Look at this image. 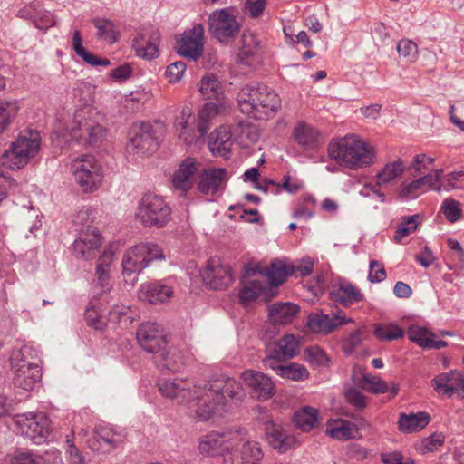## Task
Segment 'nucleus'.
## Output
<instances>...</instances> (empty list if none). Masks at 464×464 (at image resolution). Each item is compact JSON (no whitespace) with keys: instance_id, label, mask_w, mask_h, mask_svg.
Returning <instances> with one entry per match:
<instances>
[{"instance_id":"obj_11","label":"nucleus","mask_w":464,"mask_h":464,"mask_svg":"<svg viewBox=\"0 0 464 464\" xmlns=\"http://www.w3.org/2000/svg\"><path fill=\"white\" fill-rule=\"evenodd\" d=\"M105 134V128L92 119L90 113L88 116L82 113L75 114L71 137L78 143L92 146L102 141Z\"/></svg>"},{"instance_id":"obj_45","label":"nucleus","mask_w":464,"mask_h":464,"mask_svg":"<svg viewBox=\"0 0 464 464\" xmlns=\"http://www.w3.org/2000/svg\"><path fill=\"white\" fill-rule=\"evenodd\" d=\"M199 92L205 99L219 100L223 95V87L217 76L209 74L201 79Z\"/></svg>"},{"instance_id":"obj_32","label":"nucleus","mask_w":464,"mask_h":464,"mask_svg":"<svg viewBox=\"0 0 464 464\" xmlns=\"http://www.w3.org/2000/svg\"><path fill=\"white\" fill-rule=\"evenodd\" d=\"M172 295L173 290L170 286L156 282L142 285L140 299L155 304L166 302Z\"/></svg>"},{"instance_id":"obj_57","label":"nucleus","mask_w":464,"mask_h":464,"mask_svg":"<svg viewBox=\"0 0 464 464\" xmlns=\"http://www.w3.org/2000/svg\"><path fill=\"white\" fill-rule=\"evenodd\" d=\"M442 211L445 218L451 223L459 220L462 216L460 203L453 198H446L443 201Z\"/></svg>"},{"instance_id":"obj_48","label":"nucleus","mask_w":464,"mask_h":464,"mask_svg":"<svg viewBox=\"0 0 464 464\" xmlns=\"http://www.w3.org/2000/svg\"><path fill=\"white\" fill-rule=\"evenodd\" d=\"M19 106L16 101H0V133H2L16 117Z\"/></svg>"},{"instance_id":"obj_37","label":"nucleus","mask_w":464,"mask_h":464,"mask_svg":"<svg viewBox=\"0 0 464 464\" xmlns=\"http://www.w3.org/2000/svg\"><path fill=\"white\" fill-rule=\"evenodd\" d=\"M291 274V266H287L281 260L273 261L269 266L264 270V277L270 287H276L282 285Z\"/></svg>"},{"instance_id":"obj_15","label":"nucleus","mask_w":464,"mask_h":464,"mask_svg":"<svg viewBox=\"0 0 464 464\" xmlns=\"http://www.w3.org/2000/svg\"><path fill=\"white\" fill-rule=\"evenodd\" d=\"M204 27L196 24L185 31L177 41L176 49L179 55L196 61L203 53Z\"/></svg>"},{"instance_id":"obj_1","label":"nucleus","mask_w":464,"mask_h":464,"mask_svg":"<svg viewBox=\"0 0 464 464\" xmlns=\"http://www.w3.org/2000/svg\"><path fill=\"white\" fill-rule=\"evenodd\" d=\"M157 386L162 396L177 399L179 402L188 401L189 409L201 420H209L229 403L237 405L246 396L241 382L227 375L213 377L204 386L194 385L193 389L178 378H160Z\"/></svg>"},{"instance_id":"obj_36","label":"nucleus","mask_w":464,"mask_h":464,"mask_svg":"<svg viewBox=\"0 0 464 464\" xmlns=\"http://www.w3.org/2000/svg\"><path fill=\"white\" fill-rule=\"evenodd\" d=\"M299 306L293 303H275L269 309V318L274 324H285L293 321Z\"/></svg>"},{"instance_id":"obj_56","label":"nucleus","mask_w":464,"mask_h":464,"mask_svg":"<svg viewBox=\"0 0 464 464\" xmlns=\"http://www.w3.org/2000/svg\"><path fill=\"white\" fill-rule=\"evenodd\" d=\"M397 52L400 57L407 62H414L418 57L417 44L409 39H402L397 44Z\"/></svg>"},{"instance_id":"obj_27","label":"nucleus","mask_w":464,"mask_h":464,"mask_svg":"<svg viewBox=\"0 0 464 464\" xmlns=\"http://www.w3.org/2000/svg\"><path fill=\"white\" fill-rule=\"evenodd\" d=\"M40 353L32 346L24 345L14 349L10 355L11 369L40 367Z\"/></svg>"},{"instance_id":"obj_24","label":"nucleus","mask_w":464,"mask_h":464,"mask_svg":"<svg viewBox=\"0 0 464 464\" xmlns=\"http://www.w3.org/2000/svg\"><path fill=\"white\" fill-rule=\"evenodd\" d=\"M330 298L335 303L348 307L363 299V294L353 284L345 280L338 279L333 284L330 290Z\"/></svg>"},{"instance_id":"obj_47","label":"nucleus","mask_w":464,"mask_h":464,"mask_svg":"<svg viewBox=\"0 0 464 464\" xmlns=\"http://www.w3.org/2000/svg\"><path fill=\"white\" fill-rule=\"evenodd\" d=\"M445 436L441 432H434L428 437L423 438L417 445V451L425 455L430 452H435L444 444Z\"/></svg>"},{"instance_id":"obj_7","label":"nucleus","mask_w":464,"mask_h":464,"mask_svg":"<svg viewBox=\"0 0 464 464\" xmlns=\"http://www.w3.org/2000/svg\"><path fill=\"white\" fill-rule=\"evenodd\" d=\"M75 181L85 193L97 190L102 185L103 173L101 165L92 155H82L72 161Z\"/></svg>"},{"instance_id":"obj_21","label":"nucleus","mask_w":464,"mask_h":464,"mask_svg":"<svg viewBox=\"0 0 464 464\" xmlns=\"http://www.w3.org/2000/svg\"><path fill=\"white\" fill-rule=\"evenodd\" d=\"M353 322V318L345 315L312 313L308 315L307 326L313 333L329 334L337 327Z\"/></svg>"},{"instance_id":"obj_50","label":"nucleus","mask_w":464,"mask_h":464,"mask_svg":"<svg viewBox=\"0 0 464 464\" xmlns=\"http://www.w3.org/2000/svg\"><path fill=\"white\" fill-rule=\"evenodd\" d=\"M374 335L380 341H393L403 337L404 332L401 328L393 324L386 325L376 324Z\"/></svg>"},{"instance_id":"obj_38","label":"nucleus","mask_w":464,"mask_h":464,"mask_svg":"<svg viewBox=\"0 0 464 464\" xmlns=\"http://www.w3.org/2000/svg\"><path fill=\"white\" fill-rule=\"evenodd\" d=\"M72 49L85 63L91 66H109L111 64L110 60L98 57L83 47L82 37L79 30L73 32Z\"/></svg>"},{"instance_id":"obj_12","label":"nucleus","mask_w":464,"mask_h":464,"mask_svg":"<svg viewBox=\"0 0 464 464\" xmlns=\"http://www.w3.org/2000/svg\"><path fill=\"white\" fill-rule=\"evenodd\" d=\"M430 386L439 395L464 399V373L457 370L439 373L430 381Z\"/></svg>"},{"instance_id":"obj_61","label":"nucleus","mask_w":464,"mask_h":464,"mask_svg":"<svg viewBox=\"0 0 464 464\" xmlns=\"http://www.w3.org/2000/svg\"><path fill=\"white\" fill-rule=\"evenodd\" d=\"M41 13V3L39 1H34L29 5L24 6L18 11L17 15L21 18L32 20L33 23H36L38 15Z\"/></svg>"},{"instance_id":"obj_52","label":"nucleus","mask_w":464,"mask_h":464,"mask_svg":"<svg viewBox=\"0 0 464 464\" xmlns=\"http://www.w3.org/2000/svg\"><path fill=\"white\" fill-rule=\"evenodd\" d=\"M281 354L291 359L299 353V341L294 334H285L278 340Z\"/></svg>"},{"instance_id":"obj_51","label":"nucleus","mask_w":464,"mask_h":464,"mask_svg":"<svg viewBox=\"0 0 464 464\" xmlns=\"http://www.w3.org/2000/svg\"><path fill=\"white\" fill-rule=\"evenodd\" d=\"M304 360L314 367L327 366L329 357L325 352L318 346L307 347L304 352Z\"/></svg>"},{"instance_id":"obj_58","label":"nucleus","mask_w":464,"mask_h":464,"mask_svg":"<svg viewBox=\"0 0 464 464\" xmlns=\"http://www.w3.org/2000/svg\"><path fill=\"white\" fill-rule=\"evenodd\" d=\"M365 335V329L359 328L350 333V334L343 340V351L345 353H352L356 347H358Z\"/></svg>"},{"instance_id":"obj_23","label":"nucleus","mask_w":464,"mask_h":464,"mask_svg":"<svg viewBox=\"0 0 464 464\" xmlns=\"http://www.w3.org/2000/svg\"><path fill=\"white\" fill-rule=\"evenodd\" d=\"M265 434L269 445L280 453L285 452L297 443L295 436L287 434L281 424L272 420L265 423Z\"/></svg>"},{"instance_id":"obj_46","label":"nucleus","mask_w":464,"mask_h":464,"mask_svg":"<svg viewBox=\"0 0 464 464\" xmlns=\"http://www.w3.org/2000/svg\"><path fill=\"white\" fill-rule=\"evenodd\" d=\"M295 139L304 148H314L317 142V131L306 124H299L295 129Z\"/></svg>"},{"instance_id":"obj_9","label":"nucleus","mask_w":464,"mask_h":464,"mask_svg":"<svg viewBox=\"0 0 464 464\" xmlns=\"http://www.w3.org/2000/svg\"><path fill=\"white\" fill-rule=\"evenodd\" d=\"M160 146V139L150 123L133 124L128 134L127 150L140 155L152 154Z\"/></svg>"},{"instance_id":"obj_63","label":"nucleus","mask_w":464,"mask_h":464,"mask_svg":"<svg viewBox=\"0 0 464 464\" xmlns=\"http://www.w3.org/2000/svg\"><path fill=\"white\" fill-rule=\"evenodd\" d=\"M386 271L382 264L371 260L368 279L371 283H381L386 278Z\"/></svg>"},{"instance_id":"obj_42","label":"nucleus","mask_w":464,"mask_h":464,"mask_svg":"<svg viewBox=\"0 0 464 464\" xmlns=\"http://www.w3.org/2000/svg\"><path fill=\"white\" fill-rule=\"evenodd\" d=\"M116 433L111 428L105 425H99L95 429V435L92 439L89 440V446L92 450H100L96 447V443H104L109 449H114L118 445V440L115 438Z\"/></svg>"},{"instance_id":"obj_41","label":"nucleus","mask_w":464,"mask_h":464,"mask_svg":"<svg viewBox=\"0 0 464 464\" xmlns=\"http://www.w3.org/2000/svg\"><path fill=\"white\" fill-rule=\"evenodd\" d=\"M85 320L89 326L95 330L103 331L107 326L106 320L102 314V305L98 300L90 301L85 310Z\"/></svg>"},{"instance_id":"obj_40","label":"nucleus","mask_w":464,"mask_h":464,"mask_svg":"<svg viewBox=\"0 0 464 464\" xmlns=\"http://www.w3.org/2000/svg\"><path fill=\"white\" fill-rule=\"evenodd\" d=\"M97 28V38L110 44L116 43L120 38V33L114 23L109 19L95 18L92 21Z\"/></svg>"},{"instance_id":"obj_54","label":"nucleus","mask_w":464,"mask_h":464,"mask_svg":"<svg viewBox=\"0 0 464 464\" xmlns=\"http://www.w3.org/2000/svg\"><path fill=\"white\" fill-rule=\"evenodd\" d=\"M408 335L411 341L425 349H427L426 344L428 345L430 343L431 337H435V334L428 331L426 328L417 325L410 327Z\"/></svg>"},{"instance_id":"obj_35","label":"nucleus","mask_w":464,"mask_h":464,"mask_svg":"<svg viewBox=\"0 0 464 464\" xmlns=\"http://www.w3.org/2000/svg\"><path fill=\"white\" fill-rule=\"evenodd\" d=\"M292 420L295 428L309 432L319 424L318 410L310 406L302 407L294 413Z\"/></svg>"},{"instance_id":"obj_33","label":"nucleus","mask_w":464,"mask_h":464,"mask_svg":"<svg viewBox=\"0 0 464 464\" xmlns=\"http://www.w3.org/2000/svg\"><path fill=\"white\" fill-rule=\"evenodd\" d=\"M13 372L14 385L27 392L32 391L42 378L41 367L18 368L13 370Z\"/></svg>"},{"instance_id":"obj_26","label":"nucleus","mask_w":464,"mask_h":464,"mask_svg":"<svg viewBox=\"0 0 464 464\" xmlns=\"http://www.w3.org/2000/svg\"><path fill=\"white\" fill-rule=\"evenodd\" d=\"M153 358L158 368L173 372L181 371L185 364L182 352L174 345H169L168 343L166 348H162Z\"/></svg>"},{"instance_id":"obj_55","label":"nucleus","mask_w":464,"mask_h":464,"mask_svg":"<svg viewBox=\"0 0 464 464\" xmlns=\"http://www.w3.org/2000/svg\"><path fill=\"white\" fill-rule=\"evenodd\" d=\"M316 204V199L312 195H306L303 198V202L299 203L294 212V218H304L305 220L311 218L314 216V211L311 207H314Z\"/></svg>"},{"instance_id":"obj_29","label":"nucleus","mask_w":464,"mask_h":464,"mask_svg":"<svg viewBox=\"0 0 464 464\" xmlns=\"http://www.w3.org/2000/svg\"><path fill=\"white\" fill-rule=\"evenodd\" d=\"M242 46L237 54L240 64L253 66L259 60L260 44L256 35L244 34L241 38Z\"/></svg>"},{"instance_id":"obj_18","label":"nucleus","mask_w":464,"mask_h":464,"mask_svg":"<svg viewBox=\"0 0 464 464\" xmlns=\"http://www.w3.org/2000/svg\"><path fill=\"white\" fill-rule=\"evenodd\" d=\"M240 435L239 430L230 432L212 431L199 438L198 450L206 456H217L229 450L227 444L228 440H237L236 437Z\"/></svg>"},{"instance_id":"obj_62","label":"nucleus","mask_w":464,"mask_h":464,"mask_svg":"<svg viewBox=\"0 0 464 464\" xmlns=\"http://www.w3.org/2000/svg\"><path fill=\"white\" fill-rule=\"evenodd\" d=\"M185 70V63L175 62L166 68L165 76L169 82H177L181 79Z\"/></svg>"},{"instance_id":"obj_10","label":"nucleus","mask_w":464,"mask_h":464,"mask_svg":"<svg viewBox=\"0 0 464 464\" xmlns=\"http://www.w3.org/2000/svg\"><path fill=\"white\" fill-rule=\"evenodd\" d=\"M208 30L218 41L228 44L238 35L240 24L227 9H220L209 15Z\"/></svg>"},{"instance_id":"obj_2","label":"nucleus","mask_w":464,"mask_h":464,"mask_svg":"<svg viewBox=\"0 0 464 464\" xmlns=\"http://www.w3.org/2000/svg\"><path fill=\"white\" fill-rule=\"evenodd\" d=\"M239 111L254 120H265L275 115L281 107L277 93L267 85L251 82L237 93Z\"/></svg>"},{"instance_id":"obj_25","label":"nucleus","mask_w":464,"mask_h":464,"mask_svg":"<svg viewBox=\"0 0 464 464\" xmlns=\"http://www.w3.org/2000/svg\"><path fill=\"white\" fill-rule=\"evenodd\" d=\"M241 284L242 288L240 289L238 297L244 306H248L259 296H264L266 300H268L275 295V293H272L271 288L267 285V282L266 281L256 279L246 280L243 278Z\"/></svg>"},{"instance_id":"obj_13","label":"nucleus","mask_w":464,"mask_h":464,"mask_svg":"<svg viewBox=\"0 0 464 464\" xmlns=\"http://www.w3.org/2000/svg\"><path fill=\"white\" fill-rule=\"evenodd\" d=\"M203 282L211 289L219 290L230 285L234 277L232 269L228 265H224L218 258H210L207 266L202 270Z\"/></svg>"},{"instance_id":"obj_39","label":"nucleus","mask_w":464,"mask_h":464,"mask_svg":"<svg viewBox=\"0 0 464 464\" xmlns=\"http://www.w3.org/2000/svg\"><path fill=\"white\" fill-rule=\"evenodd\" d=\"M406 166L401 160L387 163L377 174V186L386 185L401 178Z\"/></svg>"},{"instance_id":"obj_5","label":"nucleus","mask_w":464,"mask_h":464,"mask_svg":"<svg viewBox=\"0 0 464 464\" xmlns=\"http://www.w3.org/2000/svg\"><path fill=\"white\" fill-rule=\"evenodd\" d=\"M171 213L162 197L147 193L138 205L136 218L146 227L162 228L171 220Z\"/></svg>"},{"instance_id":"obj_31","label":"nucleus","mask_w":464,"mask_h":464,"mask_svg":"<svg viewBox=\"0 0 464 464\" xmlns=\"http://www.w3.org/2000/svg\"><path fill=\"white\" fill-rule=\"evenodd\" d=\"M231 133L226 127H219L211 132L208 146L214 156L227 158L230 152Z\"/></svg>"},{"instance_id":"obj_19","label":"nucleus","mask_w":464,"mask_h":464,"mask_svg":"<svg viewBox=\"0 0 464 464\" xmlns=\"http://www.w3.org/2000/svg\"><path fill=\"white\" fill-rule=\"evenodd\" d=\"M242 377L250 388V393L253 398L266 401L273 396L275 390L274 382L265 373L247 370L242 373Z\"/></svg>"},{"instance_id":"obj_4","label":"nucleus","mask_w":464,"mask_h":464,"mask_svg":"<svg viewBox=\"0 0 464 464\" xmlns=\"http://www.w3.org/2000/svg\"><path fill=\"white\" fill-rule=\"evenodd\" d=\"M328 153L339 165L350 169L368 167L374 159L372 148L356 135H346L333 140L328 146Z\"/></svg>"},{"instance_id":"obj_28","label":"nucleus","mask_w":464,"mask_h":464,"mask_svg":"<svg viewBox=\"0 0 464 464\" xmlns=\"http://www.w3.org/2000/svg\"><path fill=\"white\" fill-rule=\"evenodd\" d=\"M430 415L426 411H418L417 413H401L397 421L398 430L410 434L418 432L426 428L430 422Z\"/></svg>"},{"instance_id":"obj_6","label":"nucleus","mask_w":464,"mask_h":464,"mask_svg":"<svg viewBox=\"0 0 464 464\" xmlns=\"http://www.w3.org/2000/svg\"><path fill=\"white\" fill-rule=\"evenodd\" d=\"M164 259L160 246L153 243H140L133 246L124 254L121 266L122 276L127 278L140 273L150 262Z\"/></svg>"},{"instance_id":"obj_8","label":"nucleus","mask_w":464,"mask_h":464,"mask_svg":"<svg viewBox=\"0 0 464 464\" xmlns=\"http://www.w3.org/2000/svg\"><path fill=\"white\" fill-rule=\"evenodd\" d=\"M14 421L18 430L35 444L45 442L52 430L50 420L43 413L17 414Z\"/></svg>"},{"instance_id":"obj_64","label":"nucleus","mask_w":464,"mask_h":464,"mask_svg":"<svg viewBox=\"0 0 464 464\" xmlns=\"http://www.w3.org/2000/svg\"><path fill=\"white\" fill-rule=\"evenodd\" d=\"M345 400L357 409H363L366 407L365 396L356 388H350L345 392Z\"/></svg>"},{"instance_id":"obj_44","label":"nucleus","mask_w":464,"mask_h":464,"mask_svg":"<svg viewBox=\"0 0 464 464\" xmlns=\"http://www.w3.org/2000/svg\"><path fill=\"white\" fill-rule=\"evenodd\" d=\"M354 424L343 420H336L326 430V433L333 439L346 440L354 438L353 431H357V429H353Z\"/></svg>"},{"instance_id":"obj_22","label":"nucleus","mask_w":464,"mask_h":464,"mask_svg":"<svg viewBox=\"0 0 464 464\" xmlns=\"http://www.w3.org/2000/svg\"><path fill=\"white\" fill-rule=\"evenodd\" d=\"M198 176V191L204 195L214 196L224 188L227 170L222 168L205 169Z\"/></svg>"},{"instance_id":"obj_34","label":"nucleus","mask_w":464,"mask_h":464,"mask_svg":"<svg viewBox=\"0 0 464 464\" xmlns=\"http://www.w3.org/2000/svg\"><path fill=\"white\" fill-rule=\"evenodd\" d=\"M13 145L21 150L24 154L25 153L26 157L30 160L36 155L40 149V134L37 130H25L19 134L17 139L13 141Z\"/></svg>"},{"instance_id":"obj_3","label":"nucleus","mask_w":464,"mask_h":464,"mask_svg":"<svg viewBox=\"0 0 464 464\" xmlns=\"http://www.w3.org/2000/svg\"><path fill=\"white\" fill-rule=\"evenodd\" d=\"M218 113L219 106L217 103L207 102L199 111L195 126L192 110L189 107H184L174 122L179 139L188 146L198 144L207 134L212 121Z\"/></svg>"},{"instance_id":"obj_49","label":"nucleus","mask_w":464,"mask_h":464,"mask_svg":"<svg viewBox=\"0 0 464 464\" xmlns=\"http://www.w3.org/2000/svg\"><path fill=\"white\" fill-rule=\"evenodd\" d=\"M281 377L295 382H302L309 378V372L302 364L290 362L285 364L284 368L281 369Z\"/></svg>"},{"instance_id":"obj_30","label":"nucleus","mask_w":464,"mask_h":464,"mask_svg":"<svg viewBox=\"0 0 464 464\" xmlns=\"http://www.w3.org/2000/svg\"><path fill=\"white\" fill-rule=\"evenodd\" d=\"M240 435L236 437L238 445H240L241 464H261L264 453L257 441L246 440L243 437V430H238Z\"/></svg>"},{"instance_id":"obj_16","label":"nucleus","mask_w":464,"mask_h":464,"mask_svg":"<svg viewBox=\"0 0 464 464\" xmlns=\"http://www.w3.org/2000/svg\"><path fill=\"white\" fill-rule=\"evenodd\" d=\"M160 34L153 27L141 28L133 38L132 47L136 54L143 59L151 60L160 55Z\"/></svg>"},{"instance_id":"obj_53","label":"nucleus","mask_w":464,"mask_h":464,"mask_svg":"<svg viewBox=\"0 0 464 464\" xmlns=\"http://www.w3.org/2000/svg\"><path fill=\"white\" fill-rule=\"evenodd\" d=\"M419 215H412L403 218L402 221L398 225L397 230L394 234V240L400 242L402 237H405L417 229Z\"/></svg>"},{"instance_id":"obj_59","label":"nucleus","mask_w":464,"mask_h":464,"mask_svg":"<svg viewBox=\"0 0 464 464\" xmlns=\"http://www.w3.org/2000/svg\"><path fill=\"white\" fill-rule=\"evenodd\" d=\"M95 275L97 276V283L95 285L96 293L101 295L110 292L111 288L110 271L96 268Z\"/></svg>"},{"instance_id":"obj_43","label":"nucleus","mask_w":464,"mask_h":464,"mask_svg":"<svg viewBox=\"0 0 464 464\" xmlns=\"http://www.w3.org/2000/svg\"><path fill=\"white\" fill-rule=\"evenodd\" d=\"M1 160L4 166L14 170L23 169L30 160L25 153L24 154L21 150L13 145V142L3 153Z\"/></svg>"},{"instance_id":"obj_14","label":"nucleus","mask_w":464,"mask_h":464,"mask_svg":"<svg viewBox=\"0 0 464 464\" xmlns=\"http://www.w3.org/2000/svg\"><path fill=\"white\" fill-rule=\"evenodd\" d=\"M137 341L140 346L154 356L166 348L167 339L160 326L155 323H143L137 331Z\"/></svg>"},{"instance_id":"obj_17","label":"nucleus","mask_w":464,"mask_h":464,"mask_svg":"<svg viewBox=\"0 0 464 464\" xmlns=\"http://www.w3.org/2000/svg\"><path fill=\"white\" fill-rule=\"evenodd\" d=\"M102 244V236L96 227L86 226L82 228L78 238L72 244V252L78 258L94 257Z\"/></svg>"},{"instance_id":"obj_20","label":"nucleus","mask_w":464,"mask_h":464,"mask_svg":"<svg viewBox=\"0 0 464 464\" xmlns=\"http://www.w3.org/2000/svg\"><path fill=\"white\" fill-rule=\"evenodd\" d=\"M198 174V163L194 158L183 160L173 172L171 183L175 189L187 194L194 186Z\"/></svg>"},{"instance_id":"obj_60","label":"nucleus","mask_w":464,"mask_h":464,"mask_svg":"<svg viewBox=\"0 0 464 464\" xmlns=\"http://www.w3.org/2000/svg\"><path fill=\"white\" fill-rule=\"evenodd\" d=\"M423 180L420 178L410 183H403L399 196L401 198H415L417 192L424 187Z\"/></svg>"}]
</instances>
